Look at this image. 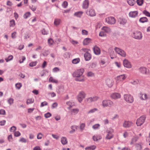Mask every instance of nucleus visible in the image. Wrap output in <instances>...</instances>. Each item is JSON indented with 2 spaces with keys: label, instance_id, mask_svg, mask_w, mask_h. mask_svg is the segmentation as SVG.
Listing matches in <instances>:
<instances>
[{
  "label": "nucleus",
  "instance_id": "aec40b11",
  "mask_svg": "<svg viewBox=\"0 0 150 150\" xmlns=\"http://www.w3.org/2000/svg\"><path fill=\"white\" fill-rule=\"evenodd\" d=\"M106 84L109 87H111L113 85L112 80L109 79H107L105 80Z\"/></svg>",
  "mask_w": 150,
  "mask_h": 150
},
{
  "label": "nucleus",
  "instance_id": "603ef678",
  "mask_svg": "<svg viewBox=\"0 0 150 150\" xmlns=\"http://www.w3.org/2000/svg\"><path fill=\"white\" fill-rule=\"evenodd\" d=\"M77 127L76 126H72L71 127V129L73 130L70 131V133H72L74 132L75 131V129H76Z\"/></svg>",
  "mask_w": 150,
  "mask_h": 150
},
{
  "label": "nucleus",
  "instance_id": "5701e85b",
  "mask_svg": "<svg viewBox=\"0 0 150 150\" xmlns=\"http://www.w3.org/2000/svg\"><path fill=\"white\" fill-rule=\"evenodd\" d=\"M67 105L69 106L68 109H70L73 106L75 105V103L72 101H69L66 102Z\"/></svg>",
  "mask_w": 150,
  "mask_h": 150
},
{
  "label": "nucleus",
  "instance_id": "0e129e2a",
  "mask_svg": "<svg viewBox=\"0 0 150 150\" xmlns=\"http://www.w3.org/2000/svg\"><path fill=\"white\" fill-rule=\"evenodd\" d=\"M51 116L50 113H46L45 115V117L46 118H48Z\"/></svg>",
  "mask_w": 150,
  "mask_h": 150
},
{
  "label": "nucleus",
  "instance_id": "c85d7f7f",
  "mask_svg": "<svg viewBox=\"0 0 150 150\" xmlns=\"http://www.w3.org/2000/svg\"><path fill=\"white\" fill-rule=\"evenodd\" d=\"M139 21L141 23H144L148 22V19L146 17H143L140 18Z\"/></svg>",
  "mask_w": 150,
  "mask_h": 150
},
{
  "label": "nucleus",
  "instance_id": "4be33fe9",
  "mask_svg": "<svg viewBox=\"0 0 150 150\" xmlns=\"http://www.w3.org/2000/svg\"><path fill=\"white\" fill-rule=\"evenodd\" d=\"M127 77L125 76V75L123 74L117 77V80L118 81H122L125 80Z\"/></svg>",
  "mask_w": 150,
  "mask_h": 150
},
{
  "label": "nucleus",
  "instance_id": "3c124183",
  "mask_svg": "<svg viewBox=\"0 0 150 150\" xmlns=\"http://www.w3.org/2000/svg\"><path fill=\"white\" fill-rule=\"evenodd\" d=\"M68 3L66 1H64L62 4V6L64 8H66L68 6Z\"/></svg>",
  "mask_w": 150,
  "mask_h": 150
},
{
  "label": "nucleus",
  "instance_id": "37998d69",
  "mask_svg": "<svg viewBox=\"0 0 150 150\" xmlns=\"http://www.w3.org/2000/svg\"><path fill=\"white\" fill-rule=\"evenodd\" d=\"M37 63V61H35L31 62L30 63L29 66L31 67H33L35 66L36 65Z\"/></svg>",
  "mask_w": 150,
  "mask_h": 150
},
{
  "label": "nucleus",
  "instance_id": "79ce46f5",
  "mask_svg": "<svg viewBox=\"0 0 150 150\" xmlns=\"http://www.w3.org/2000/svg\"><path fill=\"white\" fill-rule=\"evenodd\" d=\"M30 15V12H28L25 13L23 15V17L24 18L26 19L28 17H29Z\"/></svg>",
  "mask_w": 150,
  "mask_h": 150
},
{
  "label": "nucleus",
  "instance_id": "ddd939ff",
  "mask_svg": "<svg viewBox=\"0 0 150 150\" xmlns=\"http://www.w3.org/2000/svg\"><path fill=\"white\" fill-rule=\"evenodd\" d=\"M133 124V123L130 121H125L123 124V126L125 128H128L131 126Z\"/></svg>",
  "mask_w": 150,
  "mask_h": 150
},
{
  "label": "nucleus",
  "instance_id": "dca6fc26",
  "mask_svg": "<svg viewBox=\"0 0 150 150\" xmlns=\"http://www.w3.org/2000/svg\"><path fill=\"white\" fill-rule=\"evenodd\" d=\"M111 97L113 99H116L121 97L120 94L118 93H114L112 94Z\"/></svg>",
  "mask_w": 150,
  "mask_h": 150
},
{
  "label": "nucleus",
  "instance_id": "2eb2a0df",
  "mask_svg": "<svg viewBox=\"0 0 150 150\" xmlns=\"http://www.w3.org/2000/svg\"><path fill=\"white\" fill-rule=\"evenodd\" d=\"M138 14V12L137 11H131L129 13V16L130 17L134 18L137 16Z\"/></svg>",
  "mask_w": 150,
  "mask_h": 150
},
{
  "label": "nucleus",
  "instance_id": "e2e57ef3",
  "mask_svg": "<svg viewBox=\"0 0 150 150\" xmlns=\"http://www.w3.org/2000/svg\"><path fill=\"white\" fill-rule=\"evenodd\" d=\"M19 141L25 143L27 141L25 139L23 138H21L20 139Z\"/></svg>",
  "mask_w": 150,
  "mask_h": 150
},
{
  "label": "nucleus",
  "instance_id": "f3484780",
  "mask_svg": "<svg viewBox=\"0 0 150 150\" xmlns=\"http://www.w3.org/2000/svg\"><path fill=\"white\" fill-rule=\"evenodd\" d=\"M86 13L87 15L91 16H94L96 15L94 10L92 9H91L89 10H88L86 11Z\"/></svg>",
  "mask_w": 150,
  "mask_h": 150
},
{
  "label": "nucleus",
  "instance_id": "5fc2aeb1",
  "mask_svg": "<svg viewBox=\"0 0 150 150\" xmlns=\"http://www.w3.org/2000/svg\"><path fill=\"white\" fill-rule=\"evenodd\" d=\"M82 34L83 35H87L88 34V32L85 30H83L82 31Z\"/></svg>",
  "mask_w": 150,
  "mask_h": 150
},
{
  "label": "nucleus",
  "instance_id": "f8f14e48",
  "mask_svg": "<svg viewBox=\"0 0 150 150\" xmlns=\"http://www.w3.org/2000/svg\"><path fill=\"white\" fill-rule=\"evenodd\" d=\"M99 98V97L96 96H93V97H90L86 99L87 101L89 103H91L92 102L96 101Z\"/></svg>",
  "mask_w": 150,
  "mask_h": 150
},
{
  "label": "nucleus",
  "instance_id": "58836bf2",
  "mask_svg": "<svg viewBox=\"0 0 150 150\" xmlns=\"http://www.w3.org/2000/svg\"><path fill=\"white\" fill-rule=\"evenodd\" d=\"M13 56L12 55L9 56L8 58H6L5 59L7 62L12 60L13 58Z\"/></svg>",
  "mask_w": 150,
  "mask_h": 150
},
{
  "label": "nucleus",
  "instance_id": "f257e3e1",
  "mask_svg": "<svg viewBox=\"0 0 150 150\" xmlns=\"http://www.w3.org/2000/svg\"><path fill=\"white\" fill-rule=\"evenodd\" d=\"M84 71L83 69H81L76 70L73 74L72 75L74 77H79L75 79V81H84L85 79L83 76L82 74Z\"/></svg>",
  "mask_w": 150,
  "mask_h": 150
},
{
  "label": "nucleus",
  "instance_id": "338daca9",
  "mask_svg": "<svg viewBox=\"0 0 150 150\" xmlns=\"http://www.w3.org/2000/svg\"><path fill=\"white\" fill-rule=\"evenodd\" d=\"M16 129V128L15 126H13L11 127L10 129V132H14L15 131Z\"/></svg>",
  "mask_w": 150,
  "mask_h": 150
},
{
  "label": "nucleus",
  "instance_id": "7ed1b4c3",
  "mask_svg": "<svg viewBox=\"0 0 150 150\" xmlns=\"http://www.w3.org/2000/svg\"><path fill=\"white\" fill-rule=\"evenodd\" d=\"M114 130L112 128H110L107 129L106 132L107 134L105 137V139H110L113 137V135L112 134Z\"/></svg>",
  "mask_w": 150,
  "mask_h": 150
},
{
  "label": "nucleus",
  "instance_id": "cd10ccee",
  "mask_svg": "<svg viewBox=\"0 0 150 150\" xmlns=\"http://www.w3.org/2000/svg\"><path fill=\"white\" fill-rule=\"evenodd\" d=\"M93 139L94 141H97L101 138V136L99 135H94L93 137Z\"/></svg>",
  "mask_w": 150,
  "mask_h": 150
},
{
  "label": "nucleus",
  "instance_id": "8fccbe9b",
  "mask_svg": "<svg viewBox=\"0 0 150 150\" xmlns=\"http://www.w3.org/2000/svg\"><path fill=\"white\" fill-rule=\"evenodd\" d=\"M22 86V84L21 83H17L16 84V87L18 89H20Z\"/></svg>",
  "mask_w": 150,
  "mask_h": 150
},
{
  "label": "nucleus",
  "instance_id": "c756f323",
  "mask_svg": "<svg viewBox=\"0 0 150 150\" xmlns=\"http://www.w3.org/2000/svg\"><path fill=\"white\" fill-rule=\"evenodd\" d=\"M102 29L105 31L107 33H110L111 31L110 28L106 26L103 27L102 28Z\"/></svg>",
  "mask_w": 150,
  "mask_h": 150
},
{
  "label": "nucleus",
  "instance_id": "f03ea898",
  "mask_svg": "<svg viewBox=\"0 0 150 150\" xmlns=\"http://www.w3.org/2000/svg\"><path fill=\"white\" fill-rule=\"evenodd\" d=\"M86 96V94L85 92L83 91H80L77 96V99L78 101L81 103L83 100Z\"/></svg>",
  "mask_w": 150,
  "mask_h": 150
},
{
  "label": "nucleus",
  "instance_id": "423d86ee",
  "mask_svg": "<svg viewBox=\"0 0 150 150\" xmlns=\"http://www.w3.org/2000/svg\"><path fill=\"white\" fill-rule=\"evenodd\" d=\"M124 98L125 101L128 103H132L134 101L133 96L129 94L124 95Z\"/></svg>",
  "mask_w": 150,
  "mask_h": 150
},
{
  "label": "nucleus",
  "instance_id": "c9c22d12",
  "mask_svg": "<svg viewBox=\"0 0 150 150\" xmlns=\"http://www.w3.org/2000/svg\"><path fill=\"white\" fill-rule=\"evenodd\" d=\"M15 25V23L14 20L12 19L10 21V27H14Z\"/></svg>",
  "mask_w": 150,
  "mask_h": 150
},
{
  "label": "nucleus",
  "instance_id": "6e6d98bb",
  "mask_svg": "<svg viewBox=\"0 0 150 150\" xmlns=\"http://www.w3.org/2000/svg\"><path fill=\"white\" fill-rule=\"evenodd\" d=\"M85 127V124L84 123H82L80 126V129L82 131L84 129Z\"/></svg>",
  "mask_w": 150,
  "mask_h": 150
},
{
  "label": "nucleus",
  "instance_id": "ea45409f",
  "mask_svg": "<svg viewBox=\"0 0 150 150\" xmlns=\"http://www.w3.org/2000/svg\"><path fill=\"white\" fill-rule=\"evenodd\" d=\"M100 126V125L99 124H96L92 126V128L94 129H99Z\"/></svg>",
  "mask_w": 150,
  "mask_h": 150
},
{
  "label": "nucleus",
  "instance_id": "4d7b16f0",
  "mask_svg": "<svg viewBox=\"0 0 150 150\" xmlns=\"http://www.w3.org/2000/svg\"><path fill=\"white\" fill-rule=\"evenodd\" d=\"M47 32L45 29H43L42 30V34L43 35L47 34Z\"/></svg>",
  "mask_w": 150,
  "mask_h": 150
},
{
  "label": "nucleus",
  "instance_id": "9b49d317",
  "mask_svg": "<svg viewBox=\"0 0 150 150\" xmlns=\"http://www.w3.org/2000/svg\"><path fill=\"white\" fill-rule=\"evenodd\" d=\"M106 21L110 24H114L115 23V19L113 17H110L106 18Z\"/></svg>",
  "mask_w": 150,
  "mask_h": 150
},
{
  "label": "nucleus",
  "instance_id": "0eeeda50",
  "mask_svg": "<svg viewBox=\"0 0 150 150\" xmlns=\"http://www.w3.org/2000/svg\"><path fill=\"white\" fill-rule=\"evenodd\" d=\"M139 71L142 74L147 75L149 72V70L146 67H140L138 69Z\"/></svg>",
  "mask_w": 150,
  "mask_h": 150
},
{
  "label": "nucleus",
  "instance_id": "e433bc0d",
  "mask_svg": "<svg viewBox=\"0 0 150 150\" xmlns=\"http://www.w3.org/2000/svg\"><path fill=\"white\" fill-rule=\"evenodd\" d=\"M80 59L79 58L74 59L72 60V62L74 64H76L79 62Z\"/></svg>",
  "mask_w": 150,
  "mask_h": 150
},
{
  "label": "nucleus",
  "instance_id": "a878e982",
  "mask_svg": "<svg viewBox=\"0 0 150 150\" xmlns=\"http://www.w3.org/2000/svg\"><path fill=\"white\" fill-rule=\"evenodd\" d=\"M83 12L82 11H79L76 12H75L74 14V15L75 16H76L77 17L80 18L81 16L83 14Z\"/></svg>",
  "mask_w": 150,
  "mask_h": 150
},
{
  "label": "nucleus",
  "instance_id": "09e8293b",
  "mask_svg": "<svg viewBox=\"0 0 150 150\" xmlns=\"http://www.w3.org/2000/svg\"><path fill=\"white\" fill-rule=\"evenodd\" d=\"M143 13L146 16L150 17V13L146 10H144L143 11Z\"/></svg>",
  "mask_w": 150,
  "mask_h": 150
},
{
  "label": "nucleus",
  "instance_id": "680f3d73",
  "mask_svg": "<svg viewBox=\"0 0 150 150\" xmlns=\"http://www.w3.org/2000/svg\"><path fill=\"white\" fill-rule=\"evenodd\" d=\"M47 102L46 101H45L41 103L40 106L41 107H43L45 105H47Z\"/></svg>",
  "mask_w": 150,
  "mask_h": 150
},
{
  "label": "nucleus",
  "instance_id": "864d4df0",
  "mask_svg": "<svg viewBox=\"0 0 150 150\" xmlns=\"http://www.w3.org/2000/svg\"><path fill=\"white\" fill-rule=\"evenodd\" d=\"M8 102L10 105H11L13 103V98H10L8 100Z\"/></svg>",
  "mask_w": 150,
  "mask_h": 150
},
{
  "label": "nucleus",
  "instance_id": "6ab92c4d",
  "mask_svg": "<svg viewBox=\"0 0 150 150\" xmlns=\"http://www.w3.org/2000/svg\"><path fill=\"white\" fill-rule=\"evenodd\" d=\"M84 57L86 61H89L91 58V54L87 51H86L84 54Z\"/></svg>",
  "mask_w": 150,
  "mask_h": 150
},
{
  "label": "nucleus",
  "instance_id": "a211bd4d",
  "mask_svg": "<svg viewBox=\"0 0 150 150\" xmlns=\"http://www.w3.org/2000/svg\"><path fill=\"white\" fill-rule=\"evenodd\" d=\"M93 50L94 53L96 55H99L100 54V50L99 47L96 45L93 47Z\"/></svg>",
  "mask_w": 150,
  "mask_h": 150
},
{
  "label": "nucleus",
  "instance_id": "473e14b6",
  "mask_svg": "<svg viewBox=\"0 0 150 150\" xmlns=\"http://www.w3.org/2000/svg\"><path fill=\"white\" fill-rule=\"evenodd\" d=\"M49 81L50 82L57 83L58 82V81L56 79H53V77L51 76L49 79Z\"/></svg>",
  "mask_w": 150,
  "mask_h": 150
},
{
  "label": "nucleus",
  "instance_id": "de8ad7c7",
  "mask_svg": "<svg viewBox=\"0 0 150 150\" xmlns=\"http://www.w3.org/2000/svg\"><path fill=\"white\" fill-rule=\"evenodd\" d=\"M94 74L91 71L89 72L87 74V76L88 77H92L94 76Z\"/></svg>",
  "mask_w": 150,
  "mask_h": 150
},
{
  "label": "nucleus",
  "instance_id": "f704fd0d",
  "mask_svg": "<svg viewBox=\"0 0 150 150\" xmlns=\"http://www.w3.org/2000/svg\"><path fill=\"white\" fill-rule=\"evenodd\" d=\"M34 102V99L33 98H31L27 99L26 103L28 105L31 104Z\"/></svg>",
  "mask_w": 150,
  "mask_h": 150
},
{
  "label": "nucleus",
  "instance_id": "20e7f679",
  "mask_svg": "<svg viewBox=\"0 0 150 150\" xmlns=\"http://www.w3.org/2000/svg\"><path fill=\"white\" fill-rule=\"evenodd\" d=\"M113 105V102L110 100H105L102 102V105L104 107L112 106Z\"/></svg>",
  "mask_w": 150,
  "mask_h": 150
},
{
  "label": "nucleus",
  "instance_id": "052dcab7",
  "mask_svg": "<svg viewBox=\"0 0 150 150\" xmlns=\"http://www.w3.org/2000/svg\"><path fill=\"white\" fill-rule=\"evenodd\" d=\"M71 111L73 112H78L79 111V110L78 108H76L72 109L71 110Z\"/></svg>",
  "mask_w": 150,
  "mask_h": 150
},
{
  "label": "nucleus",
  "instance_id": "7c9ffc66",
  "mask_svg": "<svg viewBox=\"0 0 150 150\" xmlns=\"http://www.w3.org/2000/svg\"><path fill=\"white\" fill-rule=\"evenodd\" d=\"M96 148V146L93 145L85 148L86 150H94Z\"/></svg>",
  "mask_w": 150,
  "mask_h": 150
},
{
  "label": "nucleus",
  "instance_id": "13d9d810",
  "mask_svg": "<svg viewBox=\"0 0 150 150\" xmlns=\"http://www.w3.org/2000/svg\"><path fill=\"white\" fill-rule=\"evenodd\" d=\"M29 8L33 11H35L37 8L36 6H29Z\"/></svg>",
  "mask_w": 150,
  "mask_h": 150
},
{
  "label": "nucleus",
  "instance_id": "1a4fd4ad",
  "mask_svg": "<svg viewBox=\"0 0 150 150\" xmlns=\"http://www.w3.org/2000/svg\"><path fill=\"white\" fill-rule=\"evenodd\" d=\"M115 52L122 57H125L126 56V53L123 50L117 47H115Z\"/></svg>",
  "mask_w": 150,
  "mask_h": 150
},
{
  "label": "nucleus",
  "instance_id": "72a5a7b5",
  "mask_svg": "<svg viewBox=\"0 0 150 150\" xmlns=\"http://www.w3.org/2000/svg\"><path fill=\"white\" fill-rule=\"evenodd\" d=\"M127 2L129 4L130 6H133L135 3V0H127Z\"/></svg>",
  "mask_w": 150,
  "mask_h": 150
},
{
  "label": "nucleus",
  "instance_id": "bb28decb",
  "mask_svg": "<svg viewBox=\"0 0 150 150\" xmlns=\"http://www.w3.org/2000/svg\"><path fill=\"white\" fill-rule=\"evenodd\" d=\"M118 21L120 24L122 25H125L127 22V21L125 19L122 18H120Z\"/></svg>",
  "mask_w": 150,
  "mask_h": 150
},
{
  "label": "nucleus",
  "instance_id": "2f4dec72",
  "mask_svg": "<svg viewBox=\"0 0 150 150\" xmlns=\"http://www.w3.org/2000/svg\"><path fill=\"white\" fill-rule=\"evenodd\" d=\"M61 22V21L60 19L56 18L54 20V23L55 25L57 26L60 24Z\"/></svg>",
  "mask_w": 150,
  "mask_h": 150
},
{
  "label": "nucleus",
  "instance_id": "774afa93",
  "mask_svg": "<svg viewBox=\"0 0 150 150\" xmlns=\"http://www.w3.org/2000/svg\"><path fill=\"white\" fill-rule=\"evenodd\" d=\"M33 150H41V149L39 146H36L33 149Z\"/></svg>",
  "mask_w": 150,
  "mask_h": 150
},
{
  "label": "nucleus",
  "instance_id": "bf43d9fd",
  "mask_svg": "<svg viewBox=\"0 0 150 150\" xmlns=\"http://www.w3.org/2000/svg\"><path fill=\"white\" fill-rule=\"evenodd\" d=\"M20 133L18 131L15 132L14 133V136L16 137H18L21 135Z\"/></svg>",
  "mask_w": 150,
  "mask_h": 150
},
{
  "label": "nucleus",
  "instance_id": "39448f33",
  "mask_svg": "<svg viewBox=\"0 0 150 150\" xmlns=\"http://www.w3.org/2000/svg\"><path fill=\"white\" fill-rule=\"evenodd\" d=\"M146 117L144 116H142L138 118L136 122V124L137 126H140L142 125L144 122Z\"/></svg>",
  "mask_w": 150,
  "mask_h": 150
},
{
  "label": "nucleus",
  "instance_id": "9d476101",
  "mask_svg": "<svg viewBox=\"0 0 150 150\" xmlns=\"http://www.w3.org/2000/svg\"><path fill=\"white\" fill-rule=\"evenodd\" d=\"M123 64L124 66L126 68H131L132 65L128 60L125 59L123 61Z\"/></svg>",
  "mask_w": 150,
  "mask_h": 150
},
{
  "label": "nucleus",
  "instance_id": "393cba45",
  "mask_svg": "<svg viewBox=\"0 0 150 150\" xmlns=\"http://www.w3.org/2000/svg\"><path fill=\"white\" fill-rule=\"evenodd\" d=\"M61 141L63 145L67 144L68 142L67 139L65 137H62L61 139Z\"/></svg>",
  "mask_w": 150,
  "mask_h": 150
},
{
  "label": "nucleus",
  "instance_id": "a18cd8bd",
  "mask_svg": "<svg viewBox=\"0 0 150 150\" xmlns=\"http://www.w3.org/2000/svg\"><path fill=\"white\" fill-rule=\"evenodd\" d=\"M98 109L97 108H94L90 110L88 112H98Z\"/></svg>",
  "mask_w": 150,
  "mask_h": 150
},
{
  "label": "nucleus",
  "instance_id": "6e6552de",
  "mask_svg": "<svg viewBox=\"0 0 150 150\" xmlns=\"http://www.w3.org/2000/svg\"><path fill=\"white\" fill-rule=\"evenodd\" d=\"M132 36L135 39L139 40H141L142 37V34L140 32H134Z\"/></svg>",
  "mask_w": 150,
  "mask_h": 150
},
{
  "label": "nucleus",
  "instance_id": "4468645a",
  "mask_svg": "<svg viewBox=\"0 0 150 150\" xmlns=\"http://www.w3.org/2000/svg\"><path fill=\"white\" fill-rule=\"evenodd\" d=\"M139 97L140 99L143 100H145L148 99L149 96L146 94H143L142 93H140L139 95Z\"/></svg>",
  "mask_w": 150,
  "mask_h": 150
},
{
  "label": "nucleus",
  "instance_id": "69168bd1",
  "mask_svg": "<svg viewBox=\"0 0 150 150\" xmlns=\"http://www.w3.org/2000/svg\"><path fill=\"white\" fill-rule=\"evenodd\" d=\"M128 135V133L127 132L125 131L123 134V136L124 138H126L127 137Z\"/></svg>",
  "mask_w": 150,
  "mask_h": 150
},
{
  "label": "nucleus",
  "instance_id": "c03bdc74",
  "mask_svg": "<svg viewBox=\"0 0 150 150\" xmlns=\"http://www.w3.org/2000/svg\"><path fill=\"white\" fill-rule=\"evenodd\" d=\"M48 42L50 45H53L54 43L53 40L51 38H50L48 40Z\"/></svg>",
  "mask_w": 150,
  "mask_h": 150
},
{
  "label": "nucleus",
  "instance_id": "a19ab883",
  "mask_svg": "<svg viewBox=\"0 0 150 150\" xmlns=\"http://www.w3.org/2000/svg\"><path fill=\"white\" fill-rule=\"evenodd\" d=\"M43 136V135L41 133H38L37 135V138L38 139H41Z\"/></svg>",
  "mask_w": 150,
  "mask_h": 150
},
{
  "label": "nucleus",
  "instance_id": "4c0bfd02",
  "mask_svg": "<svg viewBox=\"0 0 150 150\" xmlns=\"http://www.w3.org/2000/svg\"><path fill=\"white\" fill-rule=\"evenodd\" d=\"M138 139V138L137 137H133L131 141V142H130L131 144H132L135 143Z\"/></svg>",
  "mask_w": 150,
  "mask_h": 150
},
{
  "label": "nucleus",
  "instance_id": "412c9836",
  "mask_svg": "<svg viewBox=\"0 0 150 150\" xmlns=\"http://www.w3.org/2000/svg\"><path fill=\"white\" fill-rule=\"evenodd\" d=\"M89 2L88 0H85L83 3L82 7L84 9H87L88 7Z\"/></svg>",
  "mask_w": 150,
  "mask_h": 150
},
{
  "label": "nucleus",
  "instance_id": "49530a36",
  "mask_svg": "<svg viewBox=\"0 0 150 150\" xmlns=\"http://www.w3.org/2000/svg\"><path fill=\"white\" fill-rule=\"evenodd\" d=\"M143 0H137V4L139 6L142 5L143 4Z\"/></svg>",
  "mask_w": 150,
  "mask_h": 150
},
{
  "label": "nucleus",
  "instance_id": "b1692460",
  "mask_svg": "<svg viewBox=\"0 0 150 150\" xmlns=\"http://www.w3.org/2000/svg\"><path fill=\"white\" fill-rule=\"evenodd\" d=\"M91 41V39L89 38L85 39L83 42V44L84 45H87L89 44Z\"/></svg>",
  "mask_w": 150,
  "mask_h": 150
}]
</instances>
